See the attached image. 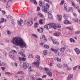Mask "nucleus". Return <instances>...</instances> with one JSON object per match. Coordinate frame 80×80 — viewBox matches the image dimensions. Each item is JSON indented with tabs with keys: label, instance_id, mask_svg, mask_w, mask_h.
<instances>
[{
	"label": "nucleus",
	"instance_id": "nucleus-1",
	"mask_svg": "<svg viewBox=\"0 0 80 80\" xmlns=\"http://www.w3.org/2000/svg\"><path fill=\"white\" fill-rule=\"evenodd\" d=\"M13 44L16 45H20L22 47H25V48H27V45L25 42L22 41V39L19 37H15L13 38L12 40Z\"/></svg>",
	"mask_w": 80,
	"mask_h": 80
},
{
	"label": "nucleus",
	"instance_id": "nucleus-2",
	"mask_svg": "<svg viewBox=\"0 0 80 80\" xmlns=\"http://www.w3.org/2000/svg\"><path fill=\"white\" fill-rule=\"evenodd\" d=\"M52 27L55 29L57 28V25L55 23H52L45 25L44 26V28L45 29H47V30H49L50 28H52Z\"/></svg>",
	"mask_w": 80,
	"mask_h": 80
},
{
	"label": "nucleus",
	"instance_id": "nucleus-3",
	"mask_svg": "<svg viewBox=\"0 0 80 80\" xmlns=\"http://www.w3.org/2000/svg\"><path fill=\"white\" fill-rule=\"evenodd\" d=\"M23 67L24 68H25V69L28 68V72L29 73H30V72H31L33 71V69H32V67L30 66H29L28 63H24Z\"/></svg>",
	"mask_w": 80,
	"mask_h": 80
},
{
	"label": "nucleus",
	"instance_id": "nucleus-4",
	"mask_svg": "<svg viewBox=\"0 0 80 80\" xmlns=\"http://www.w3.org/2000/svg\"><path fill=\"white\" fill-rule=\"evenodd\" d=\"M19 54H20L22 56V58L19 57L18 60L19 61H25L26 60V58H24L25 57V55L23 54V52H19Z\"/></svg>",
	"mask_w": 80,
	"mask_h": 80
},
{
	"label": "nucleus",
	"instance_id": "nucleus-5",
	"mask_svg": "<svg viewBox=\"0 0 80 80\" xmlns=\"http://www.w3.org/2000/svg\"><path fill=\"white\" fill-rule=\"evenodd\" d=\"M7 4L6 5V7L8 8H9L10 7V5L12 4V1L8 0L7 1Z\"/></svg>",
	"mask_w": 80,
	"mask_h": 80
},
{
	"label": "nucleus",
	"instance_id": "nucleus-6",
	"mask_svg": "<svg viewBox=\"0 0 80 80\" xmlns=\"http://www.w3.org/2000/svg\"><path fill=\"white\" fill-rule=\"evenodd\" d=\"M9 55L11 58L14 59L15 58V56H14V53L12 51H10L9 52Z\"/></svg>",
	"mask_w": 80,
	"mask_h": 80
},
{
	"label": "nucleus",
	"instance_id": "nucleus-7",
	"mask_svg": "<svg viewBox=\"0 0 80 80\" xmlns=\"http://www.w3.org/2000/svg\"><path fill=\"white\" fill-rule=\"evenodd\" d=\"M42 11H43V12H44L47 13L50 12V11H49V10H48V9L46 8H45V6L42 7Z\"/></svg>",
	"mask_w": 80,
	"mask_h": 80
},
{
	"label": "nucleus",
	"instance_id": "nucleus-8",
	"mask_svg": "<svg viewBox=\"0 0 80 80\" xmlns=\"http://www.w3.org/2000/svg\"><path fill=\"white\" fill-rule=\"evenodd\" d=\"M39 4L40 7H43L44 6H45V3L43 1L40 0L39 2Z\"/></svg>",
	"mask_w": 80,
	"mask_h": 80
},
{
	"label": "nucleus",
	"instance_id": "nucleus-9",
	"mask_svg": "<svg viewBox=\"0 0 80 80\" xmlns=\"http://www.w3.org/2000/svg\"><path fill=\"white\" fill-rule=\"evenodd\" d=\"M45 18L41 19L39 21V23L40 24V25H42L43 24V23H45Z\"/></svg>",
	"mask_w": 80,
	"mask_h": 80
},
{
	"label": "nucleus",
	"instance_id": "nucleus-10",
	"mask_svg": "<svg viewBox=\"0 0 80 80\" xmlns=\"http://www.w3.org/2000/svg\"><path fill=\"white\" fill-rule=\"evenodd\" d=\"M32 64L35 65L37 67H39V64H40V61L37 60V61L36 62H34L32 63Z\"/></svg>",
	"mask_w": 80,
	"mask_h": 80
},
{
	"label": "nucleus",
	"instance_id": "nucleus-11",
	"mask_svg": "<svg viewBox=\"0 0 80 80\" xmlns=\"http://www.w3.org/2000/svg\"><path fill=\"white\" fill-rule=\"evenodd\" d=\"M23 23V21L22 19H21L20 21L19 20L18 21V24L19 25V26H22V23Z\"/></svg>",
	"mask_w": 80,
	"mask_h": 80
},
{
	"label": "nucleus",
	"instance_id": "nucleus-12",
	"mask_svg": "<svg viewBox=\"0 0 80 80\" xmlns=\"http://www.w3.org/2000/svg\"><path fill=\"white\" fill-rule=\"evenodd\" d=\"M63 23L66 25H68V24H72L71 22H69L68 20L66 19L64 22Z\"/></svg>",
	"mask_w": 80,
	"mask_h": 80
},
{
	"label": "nucleus",
	"instance_id": "nucleus-13",
	"mask_svg": "<svg viewBox=\"0 0 80 80\" xmlns=\"http://www.w3.org/2000/svg\"><path fill=\"white\" fill-rule=\"evenodd\" d=\"M62 16L64 19H65V20H67L68 18V15L67 14H63Z\"/></svg>",
	"mask_w": 80,
	"mask_h": 80
},
{
	"label": "nucleus",
	"instance_id": "nucleus-14",
	"mask_svg": "<svg viewBox=\"0 0 80 80\" xmlns=\"http://www.w3.org/2000/svg\"><path fill=\"white\" fill-rule=\"evenodd\" d=\"M7 22V20L3 18H1L0 19V22L1 23H3V22Z\"/></svg>",
	"mask_w": 80,
	"mask_h": 80
},
{
	"label": "nucleus",
	"instance_id": "nucleus-15",
	"mask_svg": "<svg viewBox=\"0 0 80 80\" xmlns=\"http://www.w3.org/2000/svg\"><path fill=\"white\" fill-rule=\"evenodd\" d=\"M74 50H75L77 54H80V50H79L78 48H75L74 49Z\"/></svg>",
	"mask_w": 80,
	"mask_h": 80
},
{
	"label": "nucleus",
	"instance_id": "nucleus-16",
	"mask_svg": "<svg viewBox=\"0 0 80 80\" xmlns=\"http://www.w3.org/2000/svg\"><path fill=\"white\" fill-rule=\"evenodd\" d=\"M33 21H29V22H28L27 23V25L29 27H30V26H31V25H33Z\"/></svg>",
	"mask_w": 80,
	"mask_h": 80
},
{
	"label": "nucleus",
	"instance_id": "nucleus-17",
	"mask_svg": "<svg viewBox=\"0 0 80 80\" xmlns=\"http://www.w3.org/2000/svg\"><path fill=\"white\" fill-rule=\"evenodd\" d=\"M73 78V75L72 74H69L67 78V80H71Z\"/></svg>",
	"mask_w": 80,
	"mask_h": 80
},
{
	"label": "nucleus",
	"instance_id": "nucleus-18",
	"mask_svg": "<svg viewBox=\"0 0 80 80\" xmlns=\"http://www.w3.org/2000/svg\"><path fill=\"white\" fill-rule=\"evenodd\" d=\"M46 72L47 74L50 76V77H52V72L50 71H46Z\"/></svg>",
	"mask_w": 80,
	"mask_h": 80
},
{
	"label": "nucleus",
	"instance_id": "nucleus-19",
	"mask_svg": "<svg viewBox=\"0 0 80 80\" xmlns=\"http://www.w3.org/2000/svg\"><path fill=\"white\" fill-rule=\"evenodd\" d=\"M53 44H54V45H58L59 44V42H58V41H57V40H53Z\"/></svg>",
	"mask_w": 80,
	"mask_h": 80
},
{
	"label": "nucleus",
	"instance_id": "nucleus-20",
	"mask_svg": "<svg viewBox=\"0 0 80 80\" xmlns=\"http://www.w3.org/2000/svg\"><path fill=\"white\" fill-rule=\"evenodd\" d=\"M38 16L39 17H40L41 18H44V16H43V14H42L41 13H38Z\"/></svg>",
	"mask_w": 80,
	"mask_h": 80
},
{
	"label": "nucleus",
	"instance_id": "nucleus-21",
	"mask_svg": "<svg viewBox=\"0 0 80 80\" xmlns=\"http://www.w3.org/2000/svg\"><path fill=\"white\" fill-rule=\"evenodd\" d=\"M57 17L58 18L59 21H61L62 20V15L58 14L57 15Z\"/></svg>",
	"mask_w": 80,
	"mask_h": 80
},
{
	"label": "nucleus",
	"instance_id": "nucleus-22",
	"mask_svg": "<svg viewBox=\"0 0 80 80\" xmlns=\"http://www.w3.org/2000/svg\"><path fill=\"white\" fill-rule=\"evenodd\" d=\"M37 31L38 32H39V33H42L43 32V28H41L39 29H37Z\"/></svg>",
	"mask_w": 80,
	"mask_h": 80
},
{
	"label": "nucleus",
	"instance_id": "nucleus-23",
	"mask_svg": "<svg viewBox=\"0 0 80 80\" xmlns=\"http://www.w3.org/2000/svg\"><path fill=\"white\" fill-rule=\"evenodd\" d=\"M65 47H62L60 49V52H62V53L64 52V51H65Z\"/></svg>",
	"mask_w": 80,
	"mask_h": 80
},
{
	"label": "nucleus",
	"instance_id": "nucleus-24",
	"mask_svg": "<svg viewBox=\"0 0 80 80\" xmlns=\"http://www.w3.org/2000/svg\"><path fill=\"white\" fill-rule=\"evenodd\" d=\"M72 20L73 22H78V18H72Z\"/></svg>",
	"mask_w": 80,
	"mask_h": 80
},
{
	"label": "nucleus",
	"instance_id": "nucleus-25",
	"mask_svg": "<svg viewBox=\"0 0 80 80\" xmlns=\"http://www.w3.org/2000/svg\"><path fill=\"white\" fill-rule=\"evenodd\" d=\"M0 65L1 66V67L4 66V65H5V63H4L3 61L1 62V61H0Z\"/></svg>",
	"mask_w": 80,
	"mask_h": 80
},
{
	"label": "nucleus",
	"instance_id": "nucleus-26",
	"mask_svg": "<svg viewBox=\"0 0 80 80\" xmlns=\"http://www.w3.org/2000/svg\"><path fill=\"white\" fill-rule=\"evenodd\" d=\"M30 1L32 3H34L35 5H37V2L35 0H30Z\"/></svg>",
	"mask_w": 80,
	"mask_h": 80
},
{
	"label": "nucleus",
	"instance_id": "nucleus-27",
	"mask_svg": "<svg viewBox=\"0 0 80 80\" xmlns=\"http://www.w3.org/2000/svg\"><path fill=\"white\" fill-rule=\"evenodd\" d=\"M54 35L55 36H56V37H59V36L60 35V34L59 32H55L54 33Z\"/></svg>",
	"mask_w": 80,
	"mask_h": 80
},
{
	"label": "nucleus",
	"instance_id": "nucleus-28",
	"mask_svg": "<svg viewBox=\"0 0 80 80\" xmlns=\"http://www.w3.org/2000/svg\"><path fill=\"white\" fill-rule=\"evenodd\" d=\"M48 52H47V50H44L43 51V54H44V55H47V54H48Z\"/></svg>",
	"mask_w": 80,
	"mask_h": 80
},
{
	"label": "nucleus",
	"instance_id": "nucleus-29",
	"mask_svg": "<svg viewBox=\"0 0 80 80\" xmlns=\"http://www.w3.org/2000/svg\"><path fill=\"white\" fill-rule=\"evenodd\" d=\"M20 66L21 68H22L23 66H24V63L23 62H20Z\"/></svg>",
	"mask_w": 80,
	"mask_h": 80
},
{
	"label": "nucleus",
	"instance_id": "nucleus-30",
	"mask_svg": "<svg viewBox=\"0 0 80 80\" xmlns=\"http://www.w3.org/2000/svg\"><path fill=\"white\" fill-rule=\"evenodd\" d=\"M19 74H24V72L22 71H18L17 72V74L18 75Z\"/></svg>",
	"mask_w": 80,
	"mask_h": 80
},
{
	"label": "nucleus",
	"instance_id": "nucleus-31",
	"mask_svg": "<svg viewBox=\"0 0 80 80\" xmlns=\"http://www.w3.org/2000/svg\"><path fill=\"white\" fill-rule=\"evenodd\" d=\"M35 58H37V59L39 61L40 60V56L38 55H36Z\"/></svg>",
	"mask_w": 80,
	"mask_h": 80
},
{
	"label": "nucleus",
	"instance_id": "nucleus-32",
	"mask_svg": "<svg viewBox=\"0 0 80 80\" xmlns=\"http://www.w3.org/2000/svg\"><path fill=\"white\" fill-rule=\"evenodd\" d=\"M48 17L50 19H52V18H53V16L51 13H49L48 14Z\"/></svg>",
	"mask_w": 80,
	"mask_h": 80
},
{
	"label": "nucleus",
	"instance_id": "nucleus-33",
	"mask_svg": "<svg viewBox=\"0 0 80 80\" xmlns=\"http://www.w3.org/2000/svg\"><path fill=\"white\" fill-rule=\"evenodd\" d=\"M39 24L38 23H35L34 25L35 28H37L38 27Z\"/></svg>",
	"mask_w": 80,
	"mask_h": 80
},
{
	"label": "nucleus",
	"instance_id": "nucleus-34",
	"mask_svg": "<svg viewBox=\"0 0 80 80\" xmlns=\"http://www.w3.org/2000/svg\"><path fill=\"white\" fill-rule=\"evenodd\" d=\"M64 9L66 10H67V4L65 3H64Z\"/></svg>",
	"mask_w": 80,
	"mask_h": 80
},
{
	"label": "nucleus",
	"instance_id": "nucleus-35",
	"mask_svg": "<svg viewBox=\"0 0 80 80\" xmlns=\"http://www.w3.org/2000/svg\"><path fill=\"white\" fill-rule=\"evenodd\" d=\"M46 7L47 8H50V5H49V4L48 3H47L46 5Z\"/></svg>",
	"mask_w": 80,
	"mask_h": 80
},
{
	"label": "nucleus",
	"instance_id": "nucleus-36",
	"mask_svg": "<svg viewBox=\"0 0 80 80\" xmlns=\"http://www.w3.org/2000/svg\"><path fill=\"white\" fill-rule=\"evenodd\" d=\"M70 41L71 42H75V41L74 40V39L72 38H70Z\"/></svg>",
	"mask_w": 80,
	"mask_h": 80
},
{
	"label": "nucleus",
	"instance_id": "nucleus-37",
	"mask_svg": "<svg viewBox=\"0 0 80 80\" xmlns=\"http://www.w3.org/2000/svg\"><path fill=\"white\" fill-rule=\"evenodd\" d=\"M46 2H48V3H50V4H51V5L52 4V2L50 0H46Z\"/></svg>",
	"mask_w": 80,
	"mask_h": 80
},
{
	"label": "nucleus",
	"instance_id": "nucleus-38",
	"mask_svg": "<svg viewBox=\"0 0 80 80\" xmlns=\"http://www.w3.org/2000/svg\"><path fill=\"white\" fill-rule=\"evenodd\" d=\"M57 67H58V68H62V66L61 64H58Z\"/></svg>",
	"mask_w": 80,
	"mask_h": 80
},
{
	"label": "nucleus",
	"instance_id": "nucleus-39",
	"mask_svg": "<svg viewBox=\"0 0 80 80\" xmlns=\"http://www.w3.org/2000/svg\"><path fill=\"white\" fill-rule=\"evenodd\" d=\"M7 18L8 19H9V18L12 19V16H11L10 15H9L8 16Z\"/></svg>",
	"mask_w": 80,
	"mask_h": 80
},
{
	"label": "nucleus",
	"instance_id": "nucleus-40",
	"mask_svg": "<svg viewBox=\"0 0 80 80\" xmlns=\"http://www.w3.org/2000/svg\"><path fill=\"white\" fill-rule=\"evenodd\" d=\"M31 78L32 80H35V78L34 76H32Z\"/></svg>",
	"mask_w": 80,
	"mask_h": 80
},
{
	"label": "nucleus",
	"instance_id": "nucleus-41",
	"mask_svg": "<svg viewBox=\"0 0 80 80\" xmlns=\"http://www.w3.org/2000/svg\"><path fill=\"white\" fill-rule=\"evenodd\" d=\"M65 41L64 40H62L61 42V44L62 45H65Z\"/></svg>",
	"mask_w": 80,
	"mask_h": 80
},
{
	"label": "nucleus",
	"instance_id": "nucleus-42",
	"mask_svg": "<svg viewBox=\"0 0 80 80\" xmlns=\"http://www.w3.org/2000/svg\"><path fill=\"white\" fill-rule=\"evenodd\" d=\"M69 10L70 12H72L73 11V8L72 7H70L69 8Z\"/></svg>",
	"mask_w": 80,
	"mask_h": 80
},
{
	"label": "nucleus",
	"instance_id": "nucleus-43",
	"mask_svg": "<svg viewBox=\"0 0 80 80\" xmlns=\"http://www.w3.org/2000/svg\"><path fill=\"white\" fill-rule=\"evenodd\" d=\"M44 70L45 71H46V72L49 71V70H49V68H44Z\"/></svg>",
	"mask_w": 80,
	"mask_h": 80
},
{
	"label": "nucleus",
	"instance_id": "nucleus-44",
	"mask_svg": "<svg viewBox=\"0 0 80 80\" xmlns=\"http://www.w3.org/2000/svg\"><path fill=\"white\" fill-rule=\"evenodd\" d=\"M58 51V49H54V52L55 53H57Z\"/></svg>",
	"mask_w": 80,
	"mask_h": 80
},
{
	"label": "nucleus",
	"instance_id": "nucleus-45",
	"mask_svg": "<svg viewBox=\"0 0 80 80\" xmlns=\"http://www.w3.org/2000/svg\"><path fill=\"white\" fill-rule=\"evenodd\" d=\"M64 2H65V1L64 0L62 1L61 2V3H60V5H63V4L64 3Z\"/></svg>",
	"mask_w": 80,
	"mask_h": 80
},
{
	"label": "nucleus",
	"instance_id": "nucleus-46",
	"mask_svg": "<svg viewBox=\"0 0 80 80\" xmlns=\"http://www.w3.org/2000/svg\"><path fill=\"white\" fill-rule=\"evenodd\" d=\"M33 58V56L32 55H29V56L28 57V58Z\"/></svg>",
	"mask_w": 80,
	"mask_h": 80
},
{
	"label": "nucleus",
	"instance_id": "nucleus-47",
	"mask_svg": "<svg viewBox=\"0 0 80 80\" xmlns=\"http://www.w3.org/2000/svg\"><path fill=\"white\" fill-rule=\"evenodd\" d=\"M75 33L76 35H78V34H79V33L80 34V31H77V32H75Z\"/></svg>",
	"mask_w": 80,
	"mask_h": 80
},
{
	"label": "nucleus",
	"instance_id": "nucleus-48",
	"mask_svg": "<svg viewBox=\"0 0 80 80\" xmlns=\"http://www.w3.org/2000/svg\"><path fill=\"white\" fill-rule=\"evenodd\" d=\"M57 61L58 62H61V59L58 58H57Z\"/></svg>",
	"mask_w": 80,
	"mask_h": 80
},
{
	"label": "nucleus",
	"instance_id": "nucleus-49",
	"mask_svg": "<svg viewBox=\"0 0 80 80\" xmlns=\"http://www.w3.org/2000/svg\"><path fill=\"white\" fill-rule=\"evenodd\" d=\"M5 74H8V75H12V73L9 72H6Z\"/></svg>",
	"mask_w": 80,
	"mask_h": 80
},
{
	"label": "nucleus",
	"instance_id": "nucleus-50",
	"mask_svg": "<svg viewBox=\"0 0 80 80\" xmlns=\"http://www.w3.org/2000/svg\"><path fill=\"white\" fill-rule=\"evenodd\" d=\"M78 65L76 66L75 67H74L73 68V70H76V69L77 68H78Z\"/></svg>",
	"mask_w": 80,
	"mask_h": 80
},
{
	"label": "nucleus",
	"instance_id": "nucleus-51",
	"mask_svg": "<svg viewBox=\"0 0 80 80\" xmlns=\"http://www.w3.org/2000/svg\"><path fill=\"white\" fill-rule=\"evenodd\" d=\"M44 48H49V46H47V45H44Z\"/></svg>",
	"mask_w": 80,
	"mask_h": 80
},
{
	"label": "nucleus",
	"instance_id": "nucleus-52",
	"mask_svg": "<svg viewBox=\"0 0 80 80\" xmlns=\"http://www.w3.org/2000/svg\"><path fill=\"white\" fill-rule=\"evenodd\" d=\"M72 6H73L74 7H75L76 6V5H75V3H74V2H72Z\"/></svg>",
	"mask_w": 80,
	"mask_h": 80
},
{
	"label": "nucleus",
	"instance_id": "nucleus-53",
	"mask_svg": "<svg viewBox=\"0 0 80 80\" xmlns=\"http://www.w3.org/2000/svg\"><path fill=\"white\" fill-rule=\"evenodd\" d=\"M73 15L74 17H75V18H77V14H76V13L73 12Z\"/></svg>",
	"mask_w": 80,
	"mask_h": 80
},
{
	"label": "nucleus",
	"instance_id": "nucleus-54",
	"mask_svg": "<svg viewBox=\"0 0 80 80\" xmlns=\"http://www.w3.org/2000/svg\"><path fill=\"white\" fill-rule=\"evenodd\" d=\"M7 34H8V35H10V31H9V30L7 31Z\"/></svg>",
	"mask_w": 80,
	"mask_h": 80
},
{
	"label": "nucleus",
	"instance_id": "nucleus-55",
	"mask_svg": "<svg viewBox=\"0 0 80 80\" xmlns=\"http://www.w3.org/2000/svg\"><path fill=\"white\" fill-rule=\"evenodd\" d=\"M57 26L58 28H61V26L59 24H57Z\"/></svg>",
	"mask_w": 80,
	"mask_h": 80
},
{
	"label": "nucleus",
	"instance_id": "nucleus-56",
	"mask_svg": "<svg viewBox=\"0 0 80 80\" xmlns=\"http://www.w3.org/2000/svg\"><path fill=\"white\" fill-rule=\"evenodd\" d=\"M67 28L69 29V30H72V28L71 27H67Z\"/></svg>",
	"mask_w": 80,
	"mask_h": 80
},
{
	"label": "nucleus",
	"instance_id": "nucleus-57",
	"mask_svg": "<svg viewBox=\"0 0 80 80\" xmlns=\"http://www.w3.org/2000/svg\"><path fill=\"white\" fill-rule=\"evenodd\" d=\"M40 10V8L39 7H37V11H39Z\"/></svg>",
	"mask_w": 80,
	"mask_h": 80
},
{
	"label": "nucleus",
	"instance_id": "nucleus-58",
	"mask_svg": "<svg viewBox=\"0 0 80 80\" xmlns=\"http://www.w3.org/2000/svg\"><path fill=\"white\" fill-rule=\"evenodd\" d=\"M1 69L2 71H5V67H1Z\"/></svg>",
	"mask_w": 80,
	"mask_h": 80
},
{
	"label": "nucleus",
	"instance_id": "nucleus-59",
	"mask_svg": "<svg viewBox=\"0 0 80 80\" xmlns=\"http://www.w3.org/2000/svg\"><path fill=\"white\" fill-rule=\"evenodd\" d=\"M32 35L33 37H35L36 38H37V36L35 34H32Z\"/></svg>",
	"mask_w": 80,
	"mask_h": 80
},
{
	"label": "nucleus",
	"instance_id": "nucleus-60",
	"mask_svg": "<svg viewBox=\"0 0 80 80\" xmlns=\"http://www.w3.org/2000/svg\"><path fill=\"white\" fill-rule=\"evenodd\" d=\"M68 65H67V64H64V67H68Z\"/></svg>",
	"mask_w": 80,
	"mask_h": 80
},
{
	"label": "nucleus",
	"instance_id": "nucleus-61",
	"mask_svg": "<svg viewBox=\"0 0 80 80\" xmlns=\"http://www.w3.org/2000/svg\"><path fill=\"white\" fill-rule=\"evenodd\" d=\"M42 78H46L47 77V75H43L42 76Z\"/></svg>",
	"mask_w": 80,
	"mask_h": 80
},
{
	"label": "nucleus",
	"instance_id": "nucleus-62",
	"mask_svg": "<svg viewBox=\"0 0 80 80\" xmlns=\"http://www.w3.org/2000/svg\"><path fill=\"white\" fill-rule=\"evenodd\" d=\"M75 8H76V9H78L79 8V7L78 6H76L75 7H74Z\"/></svg>",
	"mask_w": 80,
	"mask_h": 80
},
{
	"label": "nucleus",
	"instance_id": "nucleus-63",
	"mask_svg": "<svg viewBox=\"0 0 80 80\" xmlns=\"http://www.w3.org/2000/svg\"><path fill=\"white\" fill-rule=\"evenodd\" d=\"M2 13H3L4 14H5L6 13V12H5V11H2Z\"/></svg>",
	"mask_w": 80,
	"mask_h": 80
},
{
	"label": "nucleus",
	"instance_id": "nucleus-64",
	"mask_svg": "<svg viewBox=\"0 0 80 80\" xmlns=\"http://www.w3.org/2000/svg\"><path fill=\"white\" fill-rule=\"evenodd\" d=\"M49 65L50 67H52V65H53V63H50L49 64Z\"/></svg>",
	"mask_w": 80,
	"mask_h": 80
}]
</instances>
